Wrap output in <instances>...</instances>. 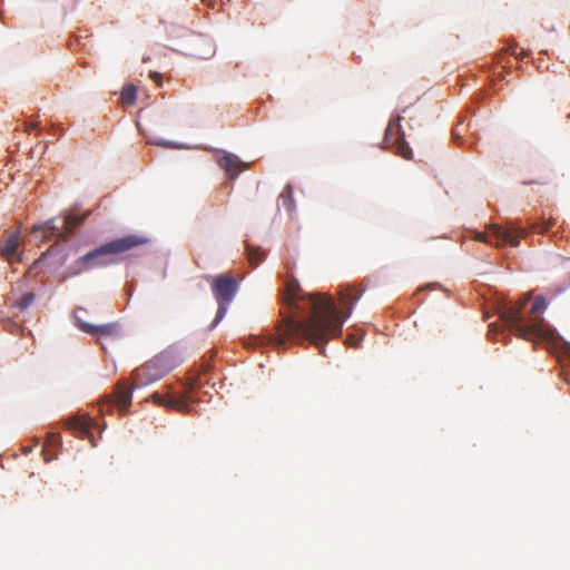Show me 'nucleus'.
<instances>
[{"instance_id":"nucleus-3","label":"nucleus","mask_w":570,"mask_h":570,"mask_svg":"<svg viewBox=\"0 0 570 570\" xmlns=\"http://www.w3.org/2000/svg\"><path fill=\"white\" fill-rule=\"evenodd\" d=\"M149 239L142 235H126L106 243L79 257L69 267V275L75 276L97 267L108 266L122 259L125 253L146 245Z\"/></svg>"},{"instance_id":"nucleus-11","label":"nucleus","mask_w":570,"mask_h":570,"mask_svg":"<svg viewBox=\"0 0 570 570\" xmlns=\"http://www.w3.org/2000/svg\"><path fill=\"white\" fill-rule=\"evenodd\" d=\"M218 165L232 179H235L240 171L247 168L245 163L240 161L237 156L229 153H224V155L218 159Z\"/></svg>"},{"instance_id":"nucleus-6","label":"nucleus","mask_w":570,"mask_h":570,"mask_svg":"<svg viewBox=\"0 0 570 570\" xmlns=\"http://www.w3.org/2000/svg\"><path fill=\"white\" fill-rule=\"evenodd\" d=\"M528 234L529 232L527 228L519 227L514 224H508L505 228H502L499 225H492L489 228V233H478L475 239L498 247L504 244L518 247L519 239L525 238Z\"/></svg>"},{"instance_id":"nucleus-2","label":"nucleus","mask_w":570,"mask_h":570,"mask_svg":"<svg viewBox=\"0 0 570 570\" xmlns=\"http://www.w3.org/2000/svg\"><path fill=\"white\" fill-rule=\"evenodd\" d=\"M528 303L529 297L514 304L503 305L499 309L501 321L511 333L522 340H541L550 344H557L559 342L558 333L539 315L547 307L544 297H535L530 309L525 312Z\"/></svg>"},{"instance_id":"nucleus-24","label":"nucleus","mask_w":570,"mask_h":570,"mask_svg":"<svg viewBox=\"0 0 570 570\" xmlns=\"http://www.w3.org/2000/svg\"><path fill=\"white\" fill-rule=\"evenodd\" d=\"M510 51H511V55H515V56L518 55L517 53V48H511Z\"/></svg>"},{"instance_id":"nucleus-17","label":"nucleus","mask_w":570,"mask_h":570,"mask_svg":"<svg viewBox=\"0 0 570 570\" xmlns=\"http://www.w3.org/2000/svg\"><path fill=\"white\" fill-rule=\"evenodd\" d=\"M33 299L35 295L32 293H24L14 302V306L20 311H24L32 304Z\"/></svg>"},{"instance_id":"nucleus-19","label":"nucleus","mask_w":570,"mask_h":570,"mask_svg":"<svg viewBox=\"0 0 570 570\" xmlns=\"http://www.w3.org/2000/svg\"><path fill=\"white\" fill-rule=\"evenodd\" d=\"M150 78L158 85L160 86L161 82H163V79H161V76L158 73V72H151L150 73Z\"/></svg>"},{"instance_id":"nucleus-8","label":"nucleus","mask_w":570,"mask_h":570,"mask_svg":"<svg viewBox=\"0 0 570 570\" xmlns=\"http://www.w3.org/2000/svg\"><path fill=\"white\" fill-rule=\"evenodd\" d=\"M88 216V214L82 216H75L71 214H66L63 218V230L56 226L53 219H49L42 225L35 226L31 230L32 234L42 233L43 237H59L66 239V234L71 233L77 226H79Z\"/></svg>"},{"instance_id":"nucleus-13","label":"nucleus","mask_w":570,"mask_h":570,"mask_svg":"<svg viewBox=\"0 0 570 570\" xmlns=\"http://www.w3.org/2000/svg\"><path fill=\"white\" fill-rule=\"evenodd\" d=\"M65 426L80 434H86L89 432L90 419H87L85 416L68 417L65 421Z\"/></svg>"},{"instance_id":"nucleus-22","label":"nucleus","mask_w":570,"mask_h":570,"mask_svg":"<svg viewBox=\"0 0 570 570\" xmlns=\"http://www.w3.org/2000/svg\"><path fill=\"white\" fill-rule=\"evenodd\" d=\"M37 127H38V124L37 122H32V124L26 126V130L30 131L31 129H36Z\"/></svg>"},{"instance_id":"nucleus-12","label":"nucleus","mask_w":570,"mask_h":570,"mask_svg":"<svg viewBox=\"0 0 570 570\" xmlns=\"http://www.w3.org/2000/svg\"><path fill=\"white\" fill-rule=\"evenodd\" d=\"M20 242V232H12L3 242L0 247V252L2 257H4L8 262L12 263L19 261V255L17 253L18 246Z\"/></svg>"},{"instance_id":"nucleus-21","label":"nucleus","mask_w":570,"mask_h":570,"mask_svg":"<svg viewBox=\"0 0 570 570\" xmlns=\"http://www.w3.org/2000/svg\"><path fill=\"white\" fill-rule=\"evenodd\" d=\"M553 223L552 222H549L547 224H544L542 226V228L540 229V233H547L549 229H550V226L552 225Z\"/></svg>"},{"instance_id":"nucleus-23","label":"nucleus","mask_w":570,"mask_h":570,"mask_svg":"<svg viewBox=\"0 0 570 570\" xmlns=\"http://www.w3.org/2000/svg\"><path fill=\"white\" fill-rule=\"evenodd\" d=\"M544 181L542 179H535L531 181H524V184H543Z\"/></svg>"},{"instance_id":"nucleus-9","label":"nucleus","mask_w":570,"mask_h":570,"mask_svg":"<svg viewBox=\"0 0 570 570\" xmlns=\"http://www.w3.org/2000/svg\"><path fill=\"white\" fill-rule=\"evenodd\" d=\"M400 121L401 117L399 116L395 120H391L386 130L384 142L390 145L392 144V139H394L396 153L405 159L412 158V149L404 140L403 134L400 132Z\"/></svg>"},{"instance_id":"nucleus-10","label":"nucleus","mask_w":570,"mask_h":570,"mask_svg":"<svg viewBox=\"0 0 570 570\" xmlns=\"http://www.w3.org/2000/svg\"><path fill=\"white\" fill-rule=\"evenodd\" d=\"M153 400L156 404L173 409L180 413H187L190 411V405L187 397L177 396L175 394L163 395L159 393L153 394Z\"/></svg>"},{"instance_id":"nucleus-16","label":"nucleus","mask_w":570,"mask_h":570,"mask_svg":"<svg viewBox=\"0 0 570 570\" xmlns=\"http://www.w3.org/2000/svg\"><path fill=\"white\" fill-rule=\"evenodd\" d=\"M121 101L125 105H134L137 98V88L134 85H126L121 90Z\"/></svg>"},{"instance_id":"nucleus-5","label":"nucleus","mask_w":570,"mask_h":570,"mask_svg":"<svg viewBox=\"0 0 570 570\" xmlns=\"http://www.w3.org/2000/svg\"><path fill=\"white\" fill-rule=\"evenodd\" d=\"M210 287L218 305L216 316L209 325V328L213 330L225 317L228 305L237 293L238 284L233 275L222 274L212 278Z\"/></svg>"},{"instance_id":"nucleus-18","label":"nucleus","mask_w":570,"mask_h":570,"mask_svg":"<svg viewBox=\"0 0 570 570\" xmlns=\"http://www.w3.org/2000/svg\"><path fill=\"white\" fill-rule=\"evenodd\" d=\"M154 145H157V146H161V147H169V148H176L178 147L176 144L171 142V141H167V140H164V139H160V140H156L153 142Z\"/></svg>"},{"instance_id":"nucleus-14","label":"nucleus","mask_w":570,"mask_h":570,"mask_svg":"<svg viewBox=\"0 0 570 570\" xmlns=\"http://www.w3.org/2000/svg\"><path fill=\"white\" fill-rule=\"evenodd\" d=\"M278 206H283L287 213L292 214L295 209V202L293 198V189L289 185L285 186L278 197Z\"/></svg>"},{"instance_id":"nucleus-15","label":"nucleus","mask_w":570,"mask_h":570,"mask_svg":"<svg viewBox=\"0 0 570 570\" xmlns=\"http://www.w3.org/2000/svg\"><path fill=\"white\" fill-rule=\"evenodd\" d=\"M247 259L252 267L258 266L264 261L265 254L258 248L249 244L246 245Z\"/></svg>"},{"instance_id":"nucleus-25","label":"nucleus","mask_w":570,"mask_h":570,"mask_svg":"<svg viewBox=\"0 0 570 570\" xmlns=\"http://www.w3.org/2000/svg\"><path fill=\"white\" fill-rule=\"evenodd\" d=\"M149 60V57H144L142 62H147Z\"/></svg>"},{"instance_id":"nucleus-1","label":"nucleus","mask_w":570,"mask_h":570,"mask_svg":"<svg viewBox=\"0 0 570 570\" xmlns=\"http://www.w3.org/2000/svg\"><path fill=\"white\" fill-rule=\"evenodd\" d=\"M364 289L347 285L338 292V301L343 306L340 311L333 298L322 294L303 295L296 279L286 282L284 303L293 311L276 327V333L250 337L248 345H272L286 348L288 344L309 342L324 353V345L342 333L343 324L351 315L353 304L357 302Z\"/></svg>"},{"instance_id":"nucleus-20","label":"nucleus","mask_w":570,"mask_h":570,"mask_svg":"<svg viewBox=\"0 0 570 570\" xmlns=\"http://www.w3.org/2000/svg\"><path fill=\"white\" fill-rule=\"evenodd\" d=\"M58 440V434H50L48 436L47 443L53 444Z\"/></svg>"},{"instance_id":"nucleus-7","label":"nucleus","mask_w":570,"mask_h":570,"mask_svg":"<svg viewBox=\"0 0 570 570\" xmlns=\"http://www.w3.org/2000/svg\"><path fill=\"white\" fill-rule=\"evenodd\" d=\"M82 311V308H77L75 312L78 327L85 333L95 336L101 343V345H104L106 341H114L121 336L119 323L112 322L102 325H92L80 320L79 313Z\"/></svg>"},{"instance_id":"nucleus-4","label":"nucleus","mask_w":570,"mask_h":570,"mask_svg":"<svg viewBox=\"0 0 570 570\" xmlns=\"http://www.w3.org/2000/svg\"><path fill=\"white\" fill-rule=\"evenodd\" d=\"M167 355H158L151 361L137 367L131 374L130 385L119 382L115 389V395L108 397L107 405H116L119 412L125 413L131 403L132 389L148 385L160 380L170 372L174 365L168 364Z\"/></svg>"}]
</instances>
